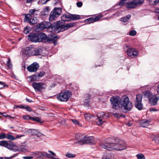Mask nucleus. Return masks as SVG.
<instances>
[{
    "mask_svg": "<svg viewBox=\"0 0 159 159\" xmlns=\"http://www.w3.org/2000/svg\"><path fill=\"white\" fill-rule=\"evenodd\" d=\"M112 107L115 109L123 108L125 110L130 111L133 107L132 103L129 100L128 97L123 96L121 98L119 96H114L110 99Z\"/></svg>",
    "mask_w": 159,
    "mask_h": 159,
    "instance_id": "1",
    "label": "nucleus"
},
{
    "mask_svg": "<svg viewBox=\"0 0 159 159\" xmlns=\"http://www.w3.org/2000/svg\"><path fill=\"white\" fill-rule=\"evenodd\" d=\"M100 146L102 148L110 151L114 149L121 150L126 148L125 144L123 143L122 141H119L117 138L113 139L109 142L102 143L100 144Z\"/></svg>",
    "mask_w": 159,
    "mask_h": 159,
    "instance_id": "2",
    "label": "nucleus"
},
{
    "mask_svg": "<svg viewBox=\"0 0 159 159\" xmlns=\"http://www.w3.org/2000/svg\"><path fill=\"white\" fill-rule=\"evenodd\" d=\"M76 139L78 141L75 142L76 144H79L80 145L86 143L93 144V138L92 137H86L81 134L78 133L75 135Z\"/></svg>",
    "mask_w": 159,
    "mask_h": 159,
    "instance_id": "3",
    "label": "nucleus"
},
{
    "mask_svg": "<svg viewBox=\"0 0 159 159\" xmlns=\"http://www.w3.org/2000/svg\"><path fill=\"white\" fill-rule=\"evenodd\" d=\"M62 13V9L60 7H55L50 12L49 17V20L52 21L55 20Z\"/></svg>",
    "mask_w": 159,
    "mask_h": 159,
    "instance_id": "4",
    "label": "nucleus"
},
{
    "mask_svg": "<svg viewBox=\"0 0 159 159\" xmlns=\"http://www.w3.org/2000/svg\"><path fill=\"white\" fill-rule=\"evenodd\" d=\"M71 93L68 90L60 93L57 98L58 100L61 102L67 101L70 97Z\"/></svg>",
    "mask_w": 159,
    "mask_h": 159,
    "instance_id": "5",
    "label": "nucleus"
},
{
    "mask_svg": "<svg viewBox=\"0 0 159 159\" xmlns=\"http://www.w3.org/2000/svg\"><path fill=\"white\" fill-rule=\"evenodd\" d=\"M144 0H133L129 2H127L125 3V6L128 8H135L139 5L143 4Z\"/></svg>",
    "mask_w": 159,
    "mask_h": 159,
    "instance_id": "6",
    "label": "nucleus"
},
{
    "mask_svg": "<svg viewBox=\"0 0 159 159\" xmlns=\"http://www.w3.org/2000/svg\"><path fill=\"white\" fill-rule=\"evenodd\" d=\"M32 86L36 92H39L42 89H45L46 87V84L41 82L34 83L32 84Z\"/></svg>",
    "mask_w": 159,
    "mask_h": 159,
    "instance_id": "7",
    "label": "nucleus"
},
{
    "mask_svg": "<svg viewBox=\"0 0 159 159\" xmlns=\"http://www.w3.org/2000/svg\"><path fill=\"white\" fill-rule=\"evenodd\" d=\"M51 25V23L49 22L43 21L38 24V27L41 30H43L46 28H48V30L50 32H52V29L50 27Z\"/></svg>",
    "mask_w": 159,
    "mask_h": 159,
    "instance_id": "8",
    "label": "nucleus"
},
{
    "mask_svg": "<svg viewBox=\"0 0 159 159\" xmlns=\"http://www.w3.org/2000/svg\"><path fill=\"white\" fill-rule=\"evenodd\" d=\"M142 96V95L140 94L137 95L136 100L135 101V106L139 110H141L143 107V104L141 103Z\"/></svg>",
    "mask_w": 159,
    "mask_h": 159,
    "instance_id": "9",
    "label": "nucleus"
},
{
    "mask_svg": "<svg viewBox=\"0 0 159 159\" xmlns=\"http://www.w3.org/2000/svg\"><path fill=\"white\" fill-rule=\"evenodd\" d=\"M128 56L131 58H134L137 57L139 54L138 51L134 48L128 49L127 50Z\"/></svg>",
    "mask_w": 159,
    "mask_h": 159,
    "instance_id": "10",
    "label": "nucleus"
},
{
    "mask_svg": "<svg viewBox=\"0 0 159 159\" xmlns=\"http://www.w3.org/2000/svg\"><path fill=\"white\" fill-rule=\"evenodd\" d=\"M39 67V64L36 62H34L33 64L28 66L27 68L30 72H36Z\"/></svg>",
    "mask_w": 159,
    "mask_h": 159,
    "instance_id": "11",
    "label": "nucleus"
},
{
    "mask_svg": "<svg viewBox=\"0 0 159 159\" xmlns=\"http://www.w3.org/2000/svg\"><path fill=\"white\" fill-rule=\"evenodd\" d=\"M53 26L55 29L60 31H63L61 29L64 28V23L61 21H58L53 24Z\"/></svg>",
    "mask_w": 159,
    "mask_h": 159,
    "instance_id": "12",
    "label": "nucleus"
},
{
    "mask_svg": "<svg viewBox=\"0 0 159 159\" xmlns=\"http://www.w3.org/2000/svg\"><path fill=\"white\" fill-rule=\"evenodd\" d=\"M28 39L32 42H39L38 34L30 33L28 35Z\"/></svg>",
    "mask_w": 159,
    "mask_h": 159,
    "instance_id": "13",
    "label": "nucleus"
},
{
    "mask_svg": "<svg viewBox=\"0 0 159 159\" xmlns=\"http://www.w3.org/2000/svg\"><path fill=\"white\" fill-rule=\"evenodd\" d=\"M45 73L43 71H40L38 75H33L29 77V78L30 79L31 82L37 81L39 79V77H42L45 74Z\"/></svg>",
    "mask_w": 159,
    "mask_h": 159,
    "instance_id": "14",
    "label": "nucleus"
},
{
    "mask_svg": "<svg viewBox=\"0 0 159 159\" xmlns=\"http://www.w3.org/2000/svg\"><path fill=\"white\" fill-rule=\"evenodd\" d=\"M159 97L157 95H152L149 99V102L152 105L155 106L157 104Z\"/></svg>",
    "mask_w": 159,
    "mask_h": 159,
    "instance_id": "15",
    "label": "nucleus"
},
{
    "mask_svg": "<svg viewBox=\"0 0 159 159\" xmlns=\"http://www.w3.org/2000/svg\"><path fill=\"white\" fill-rule=\"evenodd\" d=\"M39 42L45 41L47 39L46 34L43 33L38 34Z\"/></svg>",
    "mask_w": 159,
    "mask_h": 159,
    "instance_id": "16",
    "label": "nucleus"
},
{
    "mask_svg": "<svg viewBox=\"0 0 159 159\" xmlns=\"http://www.w3.org/2000/svg\"><path fill=\"white\" fill-rule=\"evenodd\" d=\"M70 16V14H64L61 16V19L64 21H71Z\"/></svg>",
    "mask_w": 159,
    "mask_h": 159,
    "instance_id": "17",
    "label": "nucleus"
},
{
    "mask_svg": "<svg viewBox=\"0 0 159 159\" xmlns=\"http://www.w3.org/2000/svg\"><path fill=\"white\" fill-rule=\"evenodd\" d=\"M95 119V122L96 124L98 125H102L103 122H105V120H103V119H101L100 117L97 116H96L94 117Z\"/></svg>",
    "mask_w": 159,
    "mask_h": 159,
    "instance_id": "18",
    "label": "nucleus"
},
{
    "mask_svg": "<svg viewBox=\"0 0 159 159\" xmlns=\"http://www.w3.org/2000/svg\"><path fill=\"white\" fill-rule=\"evenodd\" d=\"M100 19V17L98 16H97L95 18L90 17L89 19H87L85 20L86 22H89L90 23H93L99 20Z\"/></svg>",
    "mask_w": 159,
    "mask_h": 159,
    "instance_id": "19",
    "label": "nucleus"
},
{
    "mask_svg": "<svg viewBox=\"0 0 159 159\" xmlns=\"http://www.w3.org/2000/svg\"><path fill=\"white\" fill-rule=\"evenodd\" d=\"M140 123L142 127H146L149 125L150 122L147 120H141Z\"/></svg>",
    "mask_w": 159,
    "mask_h": 159,
    "instance_id": "20",
    "label": "nucleus"
},
{
    "mask_svg": "<svg viewBox=\"0 0 159 159\" xmlns=\"http://www.w3.org/2000/svg\"><path fill=\"white\" fill-rule=\"evenodd\" d=\"M28 132L33 135H36L37 136H39V133L34 129H29L28 130Z\"/></svg>",
    "mask_w": 159,
    "mask_h": 159,
    "instance_id": "21",
    "label": "nucleus"
},
{
    "mask_svg": "<svg viewBox=\"0 0 159 159\" xmlns=\"http://www.w3.org/2000/svg\"><path fill=\"white\" fill-rule=\"evenodd\" d=\"M75 25L74 23H70L66 24L65 25H64V28L61 29L62 30L64 31L65 30L70 28V27L74 26Z\"/></svg>",
    "mask_w": 159,
    "mask_h": 159,
    "instance_id": "22",
    "label": "nucleus"
},
{
    "mask_svg": "<svg viewBox=\"0 0 159 159\" xmlns=\"http://www.w3.org/2000/svg\"><path fill=\"white\" fill-rule=\"evenodd\" d=\"M41 49H33L32 52H30V54L31 56H36L39 55Z\"/></svg>",
    "mask_w": 159,
    "mask_h": 159,
    "instance_id": "23",
    "label": "nucleus"
},
{
    "mask_svg": "<svg viewBox=\"0 0 159 159\" xmlns=\"http://www.w3.org/2000/svg\"><path fill=\"white\" fill-rule=\"evenodd\" d=\"M95 116L90 113H87L85 114L84 117L85 119L89 121H91L92 119Z\"/></svg>",
    "mask_w": 159,
    "mask_h": 159,
    "instance_id": "24",
    "label": "nucleus"
},
{
    "mask_svg": "<svg viewBox=\"0 0 159 159\" xmlns=\"http://www.w3.org/2000/svg\"><path fill=\"white\" fill-rule=\"evenodd\" d=\"M97 116L98 117H100L101 119H102L103 120H105L109 117V116L107 115H106V113L104 112H101L98 113Z\"/></svg>",
    "mask_w": 159,
    "mask_h": 159,
    "instance_id": "25",
    "label": "nucleus"
},
{
    "mask_svg": "<svg viewBox=\"0 0 159 159\" xmlns=\"http://www.w3.org/2000/svg\"><path fill=\"white\" fill-rule=\"evenodd\" d=\"M29 22L30 25H34L37 23L38 20L36 17H31L29 19Z\"/></svg>",
    "mask_w": 159,
    "mask_h": 159,
    "instance_id": "26",
    "label": "nucleus"
},
{
    "mask_svg": "<svg viewBox=\"0 0 159 159\" xmlns=\"http://www.w3.org/2000/svg\"><path fill=\"white\" fill-rule=\"evenodd\" d=\"M33 49L31 47H27L25 48V52L26 54L28 55L29 56H30L31 55H30V52H32Z\"/></svg>",
    "mask_w": 159,
    "mask_h": 159,
    "instance_id": "27",
    "label": "nucleus"
},
{
    "mask_svg": "<svg viewBox=\"0 0 159 159\" xmlns=\"http://www.w3.org/2000/svg\"><path fill=\"white\" fill-rule=\"evenodd\" d=\"M70 16L71 20H77L80 19L81 18L80 15H77L71 14Z\"/></svg>",
    "mask_w": 159,
    "mask_h": 159,
    "instance_id": "28",
    "label": "nucleus"
},
{
    "mask_svg": "<svg viewBox=\"0 0 159 159\" xmlns=\"http://www.w3.org/2000/svg\"><path fill=\"white\" fill-rule=\"evenodd\" d=\"M130 17V15H128L126 17L121 18L120 19V21L123 22H126L128 20Z\"/></svg>",
    "mask_w": 159,
    "mask_h": 159,
    "instance_id": "29",
    "label": "nucleus"
},
{
    "mask_svg": "<svg viewBox=\"0 0 159 159\" xmlns=\"http://www.w3.org/2000/svg\"><path fill=\"white\" fill-rule=\"evenodd\" d=\"M50 11L49 7L48 6L46 7L43 10L42 14L43 15H46L48 14Z\"/></svg>",
    "mask_w": 159,
    "mask_h": 159,
    "instance_id": "30",
    "label": "nucleus"
},
{
    "mask_svg": "<svg viewBox=\"0 0 159 159\" xmlns=\"http://www.w3.org/2000/svg\"><path fill=\"white\" fill-rule=\"evenodd\" d=\"M16 147L15 145H14L12 143H8L6 148H8L9 149L11 150H12L14 149V148Z\"/></svg>",
    "mask_w": 159,
    "mask_h": 159,
    "instance_id": "31",
    "label": "nucleus"
},
{
    "mask_svg": "<svg viewBox=\"0 0 159 159\" xmlns=\"http://www.w3.org/2000/svg\"><path fill=\"white\" fill-rule=\"evenodd\" d=\"M58 38H59L57 36L52 37L50 41H52L54 45H55L57 44V41Z\"/></svg>",
    "mask_w": 159,
    "mask_h": 159,
    "instance_id": "32",
    "label": "nucleus"
},
{
    "mask_svg": "<svg viewBox=\"0 0 159 159\" xmlns=\"http://www.w3.org/2000/svg\"><path fill=\"white\" fill-rule=\"evenodd\" d=\"M6 138L7 139L11 140H15L14 137L12 135L9 134H6Z\"/></svg>",
    "mask_w": 159,
    "mask_h": 159,
    "instance_id": "33",
    "label": "nucleus"
},
{
    "mask_svg": "<svg viewBox=\"0 0 159 159\" xmlns=\"http://www.w3.org/2000/svg\"><path fill=\"white\" fill-rule=\"evenodd\" d=\"M144 95L145 96L148 97L149 99L152 96V93L150 91L148 90H147L145 91Z\"/></svg>",
    "mask_w": 159,
    "mask_h": 159,
    "instance_id": "34",
    "label": "nucleus"
},
{
    "mask_svg": "<svg viewBox=\"0 0 159 159\" xmlns=\"http://www.w3.org/2000/svg\"><path fill=\"white\" fill-rule=\"evenodd\" d=\"M66 156L68 158H73L75 157L76 156V155L74 154L67 152L66 154Z\"/></svg>",
    "mask_w": 159,
    "mask_h": 159,
    "instance_id": "35",
    "label": "nucleus"
},
{
    "mask_svg": "<svg viewBox=\"0 0 159 159\" xmlns=\"http://www.w3.org/2000/svg\"><path fill=\"white\" fill-rule=\"evenodd\" d=\"M49 152L50 153V154H49V156L50 157H49V158L56 159V155L52 151H49Z\"/></svg>",
    "mask_w": 159,
    "mask_h": 159,
    "instance_id": "36",
    "label": "nucleus"
},
{
    "mask_svg": "<svg viewBox=\"0 0 159 159\" xmlns=\"http://www.w3.org/2000/svg\"><path fill=\"white\" fill-rule=\"evenodd\" d=\"M8 143L7 141H2L0 142V145L6 147Z\"/></svg>",
    "mask_w": 159,
    "mask_h": 159,
    "instance_id": "37",
    "label": "nucleus"
},
{
    "mask_svg": "<svg viewBox=\"0 0 159 159\" xmlns=\"http://www.w3.org/2000/svg\"><path fill=\"white\" fill-rule=\"evenodd\" d=\"M17 155V154H15L12 156L9 157H0V159H10L16 157Z\"/></svg>",
    "mask_w": 159,
    "mask_h": 159,
    "instance_id": "38",
    "label": "nucleus"
},
{
    "mask_svg": "<svg viewBox=\"0 0 159 159\" xmlns=\"http://www.w3.org/2000/svg\"><path fill=\"white\" fill-rule=\"evenodd\" d=\"M49 154L46 153L45 152H41V156L44 157H45L49 158Z\"/></svg>",
    "mask_w": 159,
    "mask_h": 159,
    "instance_id": "39",
    "label": "nucleus"
},
{
    "mask_svg": "<svg viewBox=\"0 0 159 159\" xmlns=\"http://www.w3.org/2000/svg\"><path fill=\"white\" fill-rule=\"evenodd\" d=\"M34 157H36V158H39L41 157V152H36L34 153Z\"/></svg>",
    "mask_w": 159,
    "mask_h": 159,
    "instance_id": "40",
    "label": "nucleus"
},
{
    "mask_svg": "<svg viewBox=\"0 0 159 159\" xmlns=\"http://www.w3.org/2000/svg\"><path fill=\"white\" fill-rule=\"evenodd\" d=\"M138 159H144L143 155L141 153L139 154L136 155Z\"/></svg>",
    "mask_w": 159,
    "mask_h": 159,
    "instance_id": "41",
    "label": "nucleus"
},
{
    "mask_svg": "<svg viewBox=\"0 0 159 159\" xmlns=\"http://www.w3.org/2000/svg\"><path fill=\"white\" fill-rule=\"evenodd\" d=\"M31 118V120H33L37 121L39 123H42V122L41 121L39 117H32Z\"/></svg>",
    "mask_w": 159,
    "mask_h": 159,
    "instance_id": "42",
    "label": "nucleus"
},
{
    "mask_svg": "<svg viewBox=\"0 0 159 159\" xmlns=\"http://www.w3.org/2000/svg\"><path fill=\"white\" fill-rule=\"evenodd\" d=\"M151 4L155 5L159 2V0H149Z\"/></svg>",
    "mask_w": 159,
    "mask_h": 159,
    "instance_id": "43",
    "label": "nucleus"
},
{
    "mask_svg": "<svg viewBox=\"0 0 159 159\" xmlns=\"http://www.w3.org/2000/svg\"><path fill=\"white\" fill-rule=\"evenodd\" d=\"M36 11V10L35 9H31L30 10L29 14L30 16L34 15L35 11Z\"/></svg>",
    "mask_w": 159,
    "mask_h": 159,
    "instance_id": "44",
    "label": "nucleus"
},
{
    "mask_svg": "<svg viewBox=\"0 0 159 159\" xmlns=\"http://www.w3.org/2000/svg\"><path fill=\"white\" fill-rule=\"evenodd\" d=\"M136 32L135 30H133L129 32V34L131 36H134L136 35Z\"/></svg>",
    "mask_w": 159,
    "mask_h": 159,
    "instance_id": "45",
    "label": "nucleus"
},
{
    "mask_svg": "<svg viewBox=\"0 0 159 159\" xmlns=\"http://www.w3.org/2000/svg\"><path fill=\"white\" fill-rule=\"evenodd\" d=\"M6 138V134L4 133H2L0 134V139H4Z\"/></svg>",
    "mask_w": 159,
    "mask_h": 159,
    "instance_id": "46",
    "label": "nucleus"
},
{
    "mask_svg": "<svg viewBox=\"0 0 159 159\" xmlns=\"http://www.w3.org/2000/svg\"><path fill=\"white\" fill-rule=\"evenodd\" d=\"M70 120L75 125H79V123L78 121L75 119H72Z\"/></svg>",
    "mask_w": 159,
    "mask_h": 159,
    "instance_id": "47",
    "label": "nucleus"
},
{
    "mask_svg": "<svg viewBox=\"0 0 159 159\" xmlns=\"http://www.w3.org/2000/svg\"><path fill=\"white\" fill-rule=\"evenodd\" d=\"M31 118H32V117H31L28 115H25L23 116V118L24 119L26 120H31Z\"/></svg>",
    "mask_w": 159,
    "mask_h": 159,
    "instance_id": "48",
    "label": "nucleus"
},
{
    "mask_svg": "<svg viewBox=\"0 0 159 159\" xmlns=\"http://www.w3.org/2000/svg\"><path fill=\"white\" fill-rule=\"evenodd\" d=\"M5 86H7L5 83L2 82L0 81V89H2Z\"/></svg>",
    "mask_w": 159,
    "mask_h": 159,
    "instance_id": "49",
    "label": "nucleus"
},
{
    "mask_svg": "<svg viewBox=\"0 0 159 159\" xmlns=\"http://www.w3.org/2000/svg\"><path fill=\"white\" fill-rule=\"evenodd\" d=\"M30 14H28L26 15L25 16V18L24 20V21H26L27 20H29V18H30Z\"/></svg>",
    "mask_w": 159,
    "mask_h": 159,
    "instance_id": "50",
    "label": "nucleus"
},
{
    "mask_svg": "<svg viewBox=\"0 0 159 159\" xmlns=\"http://www.w3.org/2000/svg\"><path fill=\"white\" fill-rule=\"evenodd\" d=\"M29 32V29L27 27H26L25 28L24 30V32L26 34H28Z\"/></svg>",
    "mask_w": 159,
    "mask_h": 159,
    "instance_id": "51",
    "label": "nucleus"
},
{
    "mask_svg": "<svg viewBox=\"0 0 159 159\" xmlns=\"http://www.w3.org/2000/svg\"><path fill=\"white\" fill-rule=\"evenodd\" d=\"M126 0H121L119 3V5L120 6H122L124 4L125 1Z\"/></svg>",
    "mask_w": 159,
    "mask_h": 159,
    "instance_id": "52",
    "label": "nucleus"
},
{
    "mask_svg": "<svg viewBox=\"0 0 159 159\" xmlns=\"http://www.w3.org/2000/svg\"><path fill=\"white\" fill-rule=\"evenodd\" d=\"M25 109H26V110L29 111H32V109L29 107L28 106L25 107Z\"/></svg>",
    "mask_w": 159,
    "mask_h": 159,
    "instance_id": "53",
    "label": "nucleus"
},
{
    "mask_svg": "<svg viewBox=\"0 0 159 159\" xmlns=\"http://www.w3.org/2000/svg\"><path fill=\"white\" fill-rule=\"evenodd\" d=\"M24 135H16L15 137H14V138L15 139H19L20 138H21L22 137L24 136Z\"/></svg>",
    "mask_w": 159,
    "mask_h": 159,
    "instance_id": "54",
    "label": "nucleus"
},
{
    "mask_svg": "<svg viewBox=\"0 0 159 159\" xmlns=\"http://www.w3.org/2000/svg\"><path fill=\"white\" fill-rule=\"evenodd\" d=\"M83 3L81 2H79L77 3L76 5L78 7H81Z\"/></svg>",
    "mask_w": 159,
    "mask_h": 159,
    "instance_id": "55",
    "label": "nucleus"
},
{
    "mask_svg": "<svg viewBox=\"0 0 159 159\" xmlns=\"http://www.w3.org/2000/svg\"><path fill=\"white\" fill-rule=\"evenodd\" d=\"M7 65L10 67L11 66V64L10 63V59H8V61L7 62Z\"/></svg>",
    "mask_w": 159,
    "mask_h": 159,
    "instance_id": "56",
    "label": "nucleus"
},
{
    "mask_svg": "<svg viewBox=\"0 0 159 159\" xmlns=\"http://www.w3.org/2000/svg\"><path fill=\"white\" fill-rule=\"evenodd\" d=\"M33 158V157H29V156H26V157H23V158L24 159H32Z\"/></svg>",
    "mask_w": 159,
    "mask_h": 159,
    "instance_id": "57",
    "label": "nucleus"
},
{
    "mask_svg": "<svg viewBox=\"0 0 159 159\" xmlns=\"http://www.w3.org/2000/svg\"><path fill=\"white\" fill-rule=\"evenodd\" d=\"M155 141L157 143H159V137L156 138L155 139Z\"/></svg>",
    "mask_w": 159,
    "mask_h": 159,
    "instance_id": "58",
    "label": "nucleus"
},
{
    "mask_svg": "<svg viewBox=\"0 0 159 159\" xmlns=\"http://www.w3.org/2000/svg\"><path fill=\"white\" fill-rule=\"evenodd\" d=\"M157 93L159 95V83L158 84L157 86Z\"/></svg>",
    "mask_w": 159,
    "mask_h": 159,
    "instance_id": "59",
    "label": "nucleus"
},
{
    "mask_svg": "<svg viewBox=\"0 0 159 159\" xmlns=\"http://www.w3.org/2000/svg\"><path fill=\"white\" fill-rule=\"evenodd\" d=\"M155 11L156 13H159V8H156ZM157 19L158 20H159V16H158Z\"/></svg>",
    "mask_w": 159,
    "mask_h": 159,
    "instance_id": "60",
    "label": "nucleus"
},
{
    "mask_svg": "<svg viewBox=\"0 0 159 159\" xmlns=\"http://www.w3.org/2000/svg\"><path fill=\"white\" fill-rule=\"evenodd\" d=\"M150 111L152 112V111H157V110L156 109H155L153 108H150Z\"/></svg>",
    "mask_w": 159,
    "mask_h": 159,
    "instance_id": "61",
    "label": "nucleus"
},
{
    "mask_svg": "<svg viewBox=\"0 0 159 159\" xmlns=\"http://www.w3.org/2000/svg\"><path fill=\"white\" fill-rule=\"evenodd\" d=\"M33 0H27L26 2L28 3H31Z\"/></svg>",
    "mask_w": 159,
    "mask_h": 159,
    "instance_id": "62",
    "label": "nucleus"
},
{
    "mask_svg": "<svg viewBox=\"0 0 159 159\" xmlns=\"http://www.w3.org/2000/svg\"><path fill=\"white\" fill-rule=\"evenodd\" d=\"M49 1V0H46L45 1H44L43 2V4H45L47 2Z\"/></svg>",
    "mask_w": 159,
    "mask_h": 159,
    "instance_id": "63",
    "label": "nucleus"
},
{
    "mask_svg": "<svg viewBox=\"0 0 159 159\" xmlns=\"http://www.w3.org/2000/svg\"><path fill=\"white\" fill-rule=\"evenodd\" d=\"M131 124H130V123L129 122H128L127 123V125L129 126H130L131 125Z\"/></svg>",
    "mask_w": 159,
    "mask_h": 159,
    "instance_id": "64",
    "label": "nucleus"
}]
</instances>
